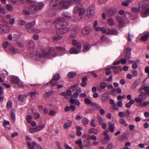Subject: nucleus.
Listing matches in <instances>:
<instances>
[{
    "label": "nucleus",
    "mask_w": 149,
    "mask_h": 149,
    "mask_svg": "<svg viewBox=\"0 0 149 149\" xmlns=\"http://www.w3.org/2000/svg\"><path fill=\"white\" fill-rule=\"evenodd\" d=\"M56 27L58 30L57 32L61 34L66 33L68 31V28L65 27L68 23L65 21L63 18L60 17L56 20Z\"/></svg>",
    "instance_id": "nucleus-1"
},
{
    "label": "nucleus",
    "mask_w": 149,
    "mask_h": 149,
    "mask_svg": "<svg viewBox=\"0 0 149 149\" xmlns=\"http://www.w3.org/2000/svg\"><path fill=\"white\" fill-rule=\"evenodd\" d=\"M80 0H62L56 6L60 9H66L69 7L71 4L79 3Z\"/></svg>",
    "instance_id": "nucleus-2"
},
{
    "label": "nucleus",
    "mask_w": 149,
    "mask_h": 149,
    "mask_svg": "<svg viewBox=\"0 0 149 149\" xmlns=\"http://www.w3.org/2000/svg\"><path fill=\"white\" fill-rule=\"evenodd\" d=\"M51 50V49L49 48L43 50L40 53H37L36 55L39 57L38 60L41 62H43L45 59L49 58L52 55Z\"/></svg>",
    "instance_id": "nucleus-3"
},
{
    "label": "nucleus",
    "mask_w": 149,
    "mask_h": 149,
    "mask_svg": "<svg viewBox=\"0 0 149 149\" xmlns=\"http://www.w3.org/2000/svg\"><path fill=\"white\" fill-rule=\"evenodd\" d=\"M44 6V4L42 3H40L38 5H33L30 7L28 10L24 9L23 11L24 15H29L31 13H35L39 10L42 9Z\"/></svg>",
    "instance_id": "nucleus-4"
},
{
    "label": "nucleus",
    "mask_w": 149,
    "mask_h": 149,
    "mask_svg": "<svg viewBox=\"0 0 149 149\" xmlns=\"http://www.w3.org/2000/svg\"><path fill=\"white\" fill-rule=\"evenodd\" d=\"M85 11V9L82 7L80 4H79L78 5L75 6L73 10V13L74 14L77 13L79 12V16H81L84 15Z\"/></svg>",
    "instance_id": "nucleus-5"
},
{
    "label": "nucleus",
    "mask_w": 149,
    "mask_h": 149,
    "mask_svg": "<svg viewBox=\"0 0 149 149\" xmlns=\"http://www.w3.org/2000/svg\"><path fill=\"white\" fill-rule=\"evenodd\" d=\"M78 85L77 84H76L71 86V89L73 90H76L77 92H75L72 95V97L74 98H76L79 96L78 93L80 92L81 89L80 88L78 87Z\"/></svg>",
    "instance_id": "nucleus-6"
},
{
    "label": "nucleus",
    "mask_w": 149,
    "mask_h": 149,
    "mask_svg": "<svg viewBox=\"0 0 149 149\" xmlns=\"http://www.w3.org/2000/svg\"><path fill=\"white\" fill-rule=\"evenodd\" d=\"M95 13V7L93 5H91L88 8L87 14L88 17H92Z\"/></svg>",
    "instance_id": "nucleus-7"
},
{
    "label": "nucleus",
    "mask_w": 149,
    "mask_h": 149,
    "mask_svg": "<svg viewBox=\"0 0 149 149\" xmlns=\"http://www.w3.org/2000/svg\"><path fill=\"white\" fill-rule=\"evenodd\" d=\"M146 98V95L143 93H142L138 96V97L134 99V100L137 103L140 104L145 100Z\"/></svg>",
    "instance_id": "nucleus-8"
},
{
    "label": "nucleus",
    "mask_w": 149,
    "mask_h": 149,
    "mask_svg": "<svg viewBox=\"0 0 149 149\" xmlns=\"http://www.w3.org/2000/svg\"><path fill=\"white\" fill-rule=\"evenodd\" d=\"M36 23L35 21H33L31 22L27 23L25 25V27L27 30L30 33H31V31L32 29L33 28L31 27L35 25Z\"/></svg>",
    "instance_id": "nucleus-9"
},
{
    "label": "nucleus",
    "mask_w": 149,
    "mask_h": 149,
    "mask_svg": "<svg viewBox=\"0 0 149 149\" xmlns=\"http://www.w3.org/2000/svg\"><path fill=\"white\" fill-rule=\"evenodd\" d=\"M105 32L104 33L107 34H114L116 35L117 34V32L116 30L115 29H108V30H105Z\"/></svg>",
    "instance_id": "nucleus-10"
},
{
    "label": "nucleus",
    "mask_w": 149,
    "mask_h": 149,
    "mask_svg": "<svg viewBox=\"0 0 149 149\" xmlns=\"http://www.w3.org/2000/svg\"><path fill=\"white\" fill-rule=\"evenodd\" d=\"M139 8L140 11H142L147 8L146 5L143 1H141L139 4Z\"/></svg>",
    "instance_id": "nucleus-11"
},
{
    "label": "nucleus",
    "mask_w": 149,
    "mask_h": 149,
    "mask_svg": "<svg viewBox=\"0 0 149 149\" xmlns=\"http://www.w3.org/2000/svg\"><path fill=\"white\" fill-rule=\"evenodd\" d=\"M107 24L108 26H112L115 24V22L113 19L111 17L108 18L107 20Z\"/></svg>",
    "instance_id": "nucleus-12"
},
{
    "label": "nucleus",
    "mask_w": 149,
    "mask_h": 149,
    "mask_svg": "<svg viewBox=\"0 0 149 149\" xmlns=\"http://www.w3.org/2000/svg\"><path fill=\"white\" fill-rule=\"evenodd\" d=\"M90 26H86L82 30V33L84 35H88L90 31Z\"/></svg>",
    "instance_id": "nucleus-13"
},
{
    "label": "nucleus",
    "mask_w": 149,
    "mask_h": 149,
    "mask_svg": "<svg viewBox=\"0 0 149 149\" xmlns=\"http://www.w3.org/2000/svg\"><path fill=\"white\" fill-rule=\"evenodd\" d=\"M72 45L74 46H76L77 48L79 49H81V43L75 40H73L72 41Z\"/></svg>",
    "instance_id": "nucleus-14"
},
{
    "label": "nucleus",
    "mask_w": 149,
    "mask_h": 149,
    "mask_svg": "<svg viewBox=\"0 0 149 149\" xmlns=\"http://www.w3.org/2000/svg\"><path fill=\"white\" fill-rule=\"evenodd\" d=\"M143 11L141 13V15L143 17H147L149 15V8H146L143 10Z\"/></svg>",
    "instance_id": "nucleus-15"
},
{
    "label": "nucleus",
    "mask_w": 149,
    "mask_h": 149,
    "mask_svg": "<svg viewBox=\"0 0 149 149\" xmlns=\"http://www.w3.org/2000/svg\"><path fill=\"white\" fill-rule=\"evenodd\" d=\"M10 52L13 54H15L18 52L19 51L17 48H15L13 47L12 45L9 47L8 49Z\"/></svg>",
    "instance_id": "nucleus-16"
},
{
    "label": "nucleus",
    "mask_w": 149,
    "mask_h": 149,
    "mask_svg": "<svg viewBox=\"0 0 149 149\" xmlns=\"http://www.w3.org/2000/svg\"><path fill=\"white\" fill-rule=\"evenodd\" d=\"M81 50H77L74 48H72L70 49L69 51V53L70 54H77L81 52Z\"/></svg>",
    "instance_id": "nucleus-17"
},
{
    "label": "nucleus",
    "mask_w": 149,
    "mask_h": 149,
    "mask_svg": "<svg viewBox=\"0 0 149 149\" xmlns=\"http://www.w3.org/2000/svg\"><path fill=\"white\" fill-rule=\"evenodd\" d=\"M109 98L108 95L107 93H105L103 94L102 96L101 99L103 102H106L108 101Z\"/></svg>",
    "instance_id": "nucleus-18"
},
{
    "label": "nucleus",
    "mask_w": 149,
    "mask_h": 149,
    "mask_svg": "<svg viewBox=\"0 0 149 149\" xmlns=\"http://www.w3.org/2000/svg\"><path fill=\"white\" fill-rule=\"evenodd\" d=\"M109 131L111 132H113L115 130V125L114 123L111 122L109 123Z\"/></svg>",
    "instance_id": "nucleus-19"
},
{
    "label": "nucleus",
    "mask_w": 149,
    "mask_h": 149,
    "mask_svg": "<svg viewBox=\"0 0 149 149\" xmlns=\"http://www.w3.org/2000/svg\"><path fill=\"white\" fill-rule=\"evenodd\" d=\"M137 62V61L136 60L128 61V63H134L132 66V68L134 69H135L138 66L136 64V63Z\"/></svg>",
    "instance_id": "nucleus-20"
},
{
    "label": "nucleus",
    "mask_w": 149,
    "mask_h": 149,
    "mask_svg": "<svg viewBox=\"0 0 149 149\" xmlns=\"http://www.w3.org/2000/svg\"><path fill=\"white\" fill-rule=\"evenodd\" d=\"M116 19L118 22L120 26H122L124 25V23L121 17L117 16L116 17Z\"/></svg>",
    "instance_id": "nucleus-21"
},
{
    "label": "nucleus",
    "mask_w": 149,
    "mask_h": 149,
    "mask_svg": "<svg viewBox=\"0 0 149 149\" xmlns=\"http://www.w3.org/2000/svg\"><path fill=\"white\" fill-rule=\"evenodd\" d=\"M34 46V44L32 40H29L27 43L26 46L29 48H33Z\"/></svg>",
    "instance_id": "nucleus-22"
},
{
    "label": "nucleus",
    "mask_w": 149,
    "mask_h": 149,
    "mask_svg": "<svg viewBox=\"0 0 149 149\" xmlns=\"http://www.w3.org/2000/svg\"><path fill=\"white\" fill-rule=\"evenodd\" d=\"M110 68H114V72L116 74H117L120 71L122 70L121 67L120 66H118L117 67L115 66L112 67H111Z\"/></svg>",
    "instance_id": "nucleus-23"
},
{
    "label": "nucleus",
    "mask_w": 149,
    "mask_h": 149,
    "mask_svg": "<svg viewBox=\"0 0 149 149\" xmlns=\"http://www.w3.org/2000/svg\"><path fill=\"white\" fill-rule=\"evenodd\" d=\"M48 12L50 16H52L56 14V10L55 8L50 9L48 11Z\"/></svg>",
    "instance_id": "nucleus-24"
},
{
    "label": "nucleus",
    "mask_w": 149,
    "mask_h": 149,
    "mask_svg": "<svg viewBox=\"0 0 149 149\" xmlns=\"http://www.w3.org/2000/svg\"><path fill=\"white\" fill-rule=\"evenodd\" d=\"M19 79L18 78L15 76H13L11 79V81L14 84H17L19 81Z\"/></svg>",
    "instance_id": "nucleus-25"
},
{
    "label": "nucleus",
    "mask_w": 149,
    "mask_h": 149,
    "mask_svg": "<svg viewBox=\"0 0 149 149\" xmlns=\"http://www.w3.org/2000/svg\"><path fill=\"white\" fill-rule=\"evenodd\" d=\"M0 32H3L4 33L8 32V31L7 30V27L5 26L0 24Z\"/></svg>",
    "instance_id": "nucleus-26"
},
{
    "label": "nucleus",
    "mask_w": 149,
    "mask_h": 149,
    "mask_svg": "<svg viewBox=\"0 0 149 149\" xmlns=\"http://www.w3.org/2000/svg\"><path fill=\"white\" fill-rule=\"evenodd\" d=\"M45 125L43 124H41L39 126H37L36 127V132H38L41 130L45 128Z\"/></svg>",
    "instance_id": "nucleus-27"
},
{
    "label": "nucleus",
    "mask_w": 149,
    "mask_h": 149,
    "mask_svg": "<svg viewBox=\"0 0 149 149\" xmlns=\"http://www.w3.org/2000/svg\"><path fill=\"white\" fill-rule=\"evenodd\" d=\"M89 133L97 134L98 133V130L96 129L93 128H91L88 130Z\"/></svg>",
    "instance_id": "nucleus-28"
},
{
    "label": "nucleus",
    "mask_w": 149,
    "mask_h": 149,
    "mask_svg": "<svg viewBox=\"0 0 149 149\" xmlns=\"http://www.w3.org/2000/svg\"><path fill=\"white\" fill-rule=\"evenodd\" d=\"M59 0H52L51 2L50 3V5L51 7H54L57 5L58 2Z\"/></svg>",
    "instance_id": "nucleus-29"
},
{
    "label": "nucleus",
    "mask_w": 149,
    "mask_h": 149,
    "mask_svg": "<svg viewBox=\"0 0 149 149\" xmlns=\"http://www.w3.org/2000/svg\"><path fill=\"white\" fill-rule=\"evenodd\" d=\"M89 44L88 43H86L84 45L83 47V51L84 52H86L90 48Z\"/></svg>",
    "instance_id": "nucleus-30"
},
{
    "label": "nucleus",
    "mask_w": 149,
    "mask_h": 149,
    "mask_svg": "<svg viewBox=\"0 0 149 149\" xmlns=\"http://www.w3.org/2000/svg\"><path fill=\"white\" fill-rule=\"evenodd\" d=\"M11 45L9 44L8 42H5L3 44L2 46L4 48H7L8 49L9 48V47H10Z\"/></svg>",
    "instance_id": "nucleus-31"
},
{
    "label": "nucleus",
    "mask_w": 149,
    "mask_h": 149,
    "mask_svg": "<svg viewBox=\"0 0 149 149\" xmlns=\"http://www.w3.org/2000/svg\"><path fill=\"white\" fill-rule=\"evenodd\" d=\"M53 93V91H50L45 93L43 94V97L46 98H49Z\"/></svg>",
    "instance_id": "nucleus-32"
},
{
    "label": "nucleus",
    "mask_w": 149,
    "mask_h": 149,
    "mask_svg": "<svg viewBox=\"0 0 149 149\" xmlns=\"http://www.w3.org/2000/svg\"><path fill=\"white\" fill-rule=\"evenodd\" d=\"M149 37V32L147 33L143 36L141 38V39L142 40L145 41L147 40Z\"/></svg>",
    "instance_id": "nucleus-33"
},
{
    "label": "nucleus",
    "mask_w": 149,
    "mask_h": 149,
    "mask_svg": "<svg viewBox=\"0 0 149 149\" xmlns=\"http://www.w3.org/2000/svg\"><path fill=\"white\" fill-rule=\"evenodd\" d=\"M119 123L120 124H123L125 126H127V123L123 118H121L119 120Z\"/></svg>",
    "instance_id": "nucleus-34"
},
{
    "label": "nucleus",
    "mask_w": 149,
    "mask_h": 149,
    "mask_svg": "<svg viewBox=\"0 0 149 149\" xmlns=\"http://www.w3.org/2000/svg\"><path fill=\"white\" fill-rule=\"evenodd\" d=\"M77 33V32L76 30H72L70 36V38H75L76 36Z\"/></svg>",
    "instance_id": "nucleus-35"
},
{
    "label": "nucleus",
    "mask_w": 149,
    "mask_h": 149,
    "mask_svg": "<svg viewBox=\"0 0 149 149\" xmlns=\"http://www.w3.org/2000/svg\"><path fill=\"white\" fill-rule=\"evenodd\" d=\"M95 29L97 31H101L104 33L105 32V29L104 27L101 28L100 26H96L95 28Z\"/></svg>",
    "instance_id": "nucleus-36"
},
{
    "label": "nucleus",
    "mask_w": 149,
    "mask_h": 149,
    "mask_svg": "<svg viewBox=\"0 0 149 149\" xmlns=\"http://www.w3.org/2000/svg\"><path fill=\"white\" fill-rule=\"evenodd\" d=\"M56 48L57 50L62 51L64 53H65L66 52L65 49L64 47L60 46H58L56 47Z\"/></svg>",
    "instance_id": "nucleus-37"
},
{
    "label": "nucleus",
    "mask_w": 149,
    "mask_h": 149,
    "mask_svg": "<svg viewBox=\"0 0 149 149\" xmlns=\"http://www.w3.org/2000/svg\"><path fill=\"white\" fill-rule=\"evenodd\" d=\"M63 16L67 18H70L71 17V14L67 12H64L62 13Z\"/></svg>",
    "instance_id": "nucleus-38"
},
{
    "label": "nucleus",
    "mask_w": 149,
    "mask_h": 149,
    "mask_svg": "<svg viewBox=\"0 0 149 149\" xmlns=\"http://www.w3.org/2000/svg\"><path fill=\"white\" fill-rule=\"evenodd\" d=\"M116 9L115 8H112L110 9L109 10V15L112 16L113 14L116 12Z\"/></svg>",
    "instance_id": "nucleus-39"
},
{
    "label": "nucleus",
    "mask_w": 149,
    "mask_h": 149,
    "mask_svg": "<svg viewBox=\"0 0 149 149\" xmlns=\"http://www.w3.org/2000/svg\"><path fill=\"white\" fill-rule=\"evenodd\" d=\"M72 123V121H69L67 123H65L64 125V128L65 129H66L68 127H70Z\"/></svg>",
    "instance_id": "nucleus-40"
},
{
    "label": "nucleus",
    "mask_w": 149,
    "mask_h": 149,
    "mask_svg": "<svg viewBox=\"0 0 149 149\" xmlns=\"http://www.w3.org/2000/svg\"><path fill=\"white\" fill-rule=\"evenodd\" d=\"M6 8L7 10L10 11H12L13 9L12 6L9 4H7L6 5Z\"/></svg>",
    "instance_id": "nucleus-41"
},
{
    "label": "nucleus",
    "mask_w": 149,
    "mask_h": 149,
    "mask_svg": "<svg viewBox=\"0 0 149 149\" xmlns=\"http://www.w3.org/2000/svg\"><path fill=\"white\" fill-rule=\"evenodd\" d=\"M76 75V73L73 72H69L68 74V76L70 78H72L74 77Z\"/></svg>",
    "instance_id": "nucleus-42"
},
{
    "label": "nucleus",
    "mask_w": 149,
    "mask_h": 149,
    "mask_svg": "<svg viewBox=\"0 0 149 149\" xmlns=\"http://www.w3.org/2000/svg\"><path fill=\"white\" fill-rule=\"evenodd\" d=\"M62 38V37L59 35H57L54 37L53 39L54 41H57L60 40Z\"/></svg>",
    "instance_id": "nucleus-43"
},
{
    "label": "nucleus",
    "mask_w": 149,
    "mask_h": 149,
    "mask_svg": "<svg viewBox=\"0 0 149 149\" xmlns=\"http://www.w3.org/2000/svg\"><path fill=\"white\" fill-rule=\"evenodd\" d=\"M91 105L92 106L94 107L95 108H96L97 109H99L101 107V106H100L98 104L94 102H92L91 103Z\"/></svg>",
    "instance_id": "nucleus-44"
},
{
    "label": "nucleus",
    "mask_w": 149,
    "mask_h": 149,
    "mask_svg": "<svg viewBox=\"0 0 149 149\" xmlns=\"http://www.w3.org/2000/svg\"><path fill=\"white\" fill-rule=\"evenodd\" d=\"M12 102L10 100H9L7 102L6 104V107L8 110L10 109L12 107Z\"/></svg>",
    "instance_id": "nucleus-45"
},
{
    "label": "nucleus",
    "mask_w": 149,
    "mask_h": 149,
    "mask_svg": "<svg viewBox=\"0 0 149 149\" xmlns=\"http://www.w3.org/2000/svg\"><path fill=\"white\" fill-rule=\"evenodd\" d=\"M97 119L98 121V123L99 124H101L102 123L103 119L101 116H98L97 117Z\"/></svg>",
    "instance_id": "nucleus-46"
},
{
    "label": "nucleus",
    "mask_w": 149,
    "mask_h": 149,
    "mask_svg": "<svg viewBox=\"0 0 149 149\" xmlns=\"http://www.w3.org/2000/svg\"><path fill=\"white\" fill-rule=\"evenodd\" d=\"M32 119V116L30 115H28L26 116V120L27 121L30 123L31 122Z\"/></svg>",
    "instance_id": "nucleus-47"
},
{
    "label": "nucleus",
    "mask_w": 149,
    "mask_h": 149,
    "mask_svg": "<svg viewBox=\"0 0 149 149\" xmlns=\"http://www.w3.org/2000/svg\"><path fill=\"white\" fill-rule=\"evenodd\" d=\"M17 45L21 48H23L24 46V45L22 42L20 40H17L16 41Z\"/></svg>",
    "instance_id": "nucleus-48"
},
{
    "label": "nucleus",
    "mask_w": 149,
    "mask_h": 149,
    "mask_svg": "<svg viewBox=\"0 0 149 149\" xmlns=\"http://www.w3.org/2000/svg\"><path fill=\"white\" fill-rule=\"evenodd\" d=\"M131 72L132 74V75L133 77H135L137 75L138 72L137 71L135 70H132L131 71Z\"/></svg>",
    "instance_id": "nucleus-49"
},
{
    "label": "nucleus",
    "mask_w": 149,
    "mask_h": 149,
    "mask_svg": "<svg viewBox=\"0 0 149 149\" xmlns=\"http://www.w3.org/2000/svg\"><path fill=\"white\" fill-rule=\"evenodd\" d=\"M100 87L102 89H104L107 86L106 83L104 82H102L100 84Z\"/></svg>",
    "instance_id": "nucleus-50"
},
{
    "label": "nucleus",
    "mask_w": 149,
    "mask_h": 149,
    "mask_svg": "<svg viewBox=\"0 0 149 149\" xmlns=\"http://www.w3.org/2000/svg\"><path fill=\"white\" fill-rule=\"evenodd\" d=\"M82 122L84 125L87 124L88 122V120L86 118H84L82 120Z\"/></svg>",
    "instance_id": "nucleus-51"
},
{
    "label": "nucleus",
    "mask_w": 149,
    "mask_h": 149,
    "mask_svg": "<svg viewBox=\"0 0 149 149\" xmlns=\"http://www.w3.org/2000/svg\"><path fill=\"white\" fill-rule=\"evenodd\" d=\"M149 103V101L144 102H143L140 103L139 106L141 107H144Z\"/></svg>",
    "instance_id": "nucleus-52"
},
{
    "label": "nucleus",
    "mask_w": 149,
    "mask_h": 149,
    "mask_svg": "<svg viewBox=\"0 0 149 149\" xmlns=\"http://www.w3.org/2000/svg\"><path fill=\"white\" fill-rule=\"evenodd\" d=\"M53 79L54 81L58 80L60 79V75L59 74H56L53 77Z\"/></svg>",
    "instance_id": "nucleus-53"
},
{
    "label": "nucleus",
    "mask_w": 149,
    "mask_h": 149,
    "mask_svg": "<svg viewBox=\"0 0 149 149\" xmlns=\"http://www.w3.org/2000/svg\"><path fill=\"white\" fill-rule=\"evenodd\" d=\"M18 99L19 100L22 101L23 102H24L25 98L23 95H20L18 96Z\"/></svg>",
    "instance_id": "nucleus-54"
},
{
    "label": "nucleus",
    "mask_w": 149,
    "mask_h": 149,
    "mask_svg": "<svg viewBox=\"0 0 149 149\" xmlns=\"http://www.w3.org/2000/svg\"><path fill=\"white\" fill-rule=\"evenodd\" d=\"M131 1V0H129L128 1H127L123 2L122 3V4L124 6H127L129 5V3H130Z\"/></svg>",
    "instance_id": "nucleus-55"
},
{
    "label": "nucleus",
    "mask_w": 149,
    "mask_h": 149,
    "mask_svg": "<svg viewBox=\"0 0 149 149\" xmlns=\"http://www.w3.org/2000/svg\"><path fill=\"white\" fill-rule=\"evenodd\" d=\"M37 93L36 92H31L29 93V94L31 97L32 98H34L36 94Z\"/></svg>",
    "instance_id": "nucleus-56"
},
{
    "label": "nucleus",
    "mask_w": 149,
    "mask_h": 149,
    "mask_svg": "<svg viewBox=\"0 0 149 149\" xmlns=\"http://www.w3.org/2000/svg\"><path fill=\"white\" fill-rule=\"evenodd\" d=\"M132 11L134 13H138L140 11L139 8H137L135 7H134L132 8Z\"/></svg>",
    "instance_id": "nucleus-57"
},
{
    "label": "nucleus",
    "mask_w": 149,
    "mask_h": 149,
    "mask_svg": "<svg viewBox=\"0 0 149 149\" xmlns=\"http://www.w3.org/2000/svg\"><path fill=\"white\" fill-rule=\"evenodd\" d=\"M131 56V54L130 53H125V58L128 60V61L129 60L128 59L129 58H130Z\"/></svg>",
    "instance_id": "nucleus-58"
},
{
    "label": "nucleus",
    "mask_w": 149,
    "mask_h": 149,
    "mask_svg": "<svg viewBox=\"0 0 149 149\" xmlns=\"http://www.w3.org/2000/svg\"><path fill=\"white\" fill-rule=\"evenodd\" d=\"M50 83L53 86H55L57 84V82L55 81L54 79L53 80L52 79L50 81Z\"/></svg>",
    "instance_id": "nucleus-59"
},
{
    "label": "nucleus",
    "mask_w": 149,
    "mask_h": 149,
    "mask_svg": "<svg viewBox=\"0 0 149 149\" xmlns=\"http://www.w3.org/2000/svg\"><path fill=\"white\" fill-rule=\"evenodd\" d=\"M130 114V113L128 110H126L124 113V114L125 117L126 118H128L129 116V115Z\"/></svg>",
    "instance_id": "nucleus-60"
},
{
    "label": "nucleus",
    "mask_w": 149,
    "mask_h": 149,
    "mask_svg": "<svg viewBox=\"0 0 149 149\" xmlns=\"http://www.w3.org/2000/svg\"><path fill=\"white\" fill-rule=\"evenodd\" d=\"M18 86L20 87H22L24 86V85L23 82L19 80V81L18 82L17 84Z\"/></svg>",
    "instance_id": "nucleus-61"
},
{
    "label": "nucleus",
    "mask_w": 149,
    "mask_h": 149,
    "mask_svg": "<svg viewBox=\"0 0 149 149\" xmlns=\"http://www.w3.org/2000/svg\"><path fill=\"white\" fill-rule=\"evenodd\" d=\"M27 143L29 149H35L34 146L32 145L29 142H27Z\"/></svg>",
    "instance_id": "nucleus-62"
},
{
    "label": "nucleus",
    "mask_w": 149,
    "mask_h": 149,
    "mask_svg": "<svg viewBox=\"0 0 149 149\" xmlns=\"http://www.w3.org/2000/svg\"><path fill=\"white\" fill-rule=\"evenodd\" d=\"M33 115L35 119L38 118L40 116V115L38 113H37L36 112L33 113Z\"/></svg>",
    "instance_id": "nucleus-63"
},
{
    "label": "nucleus",
    "mask_w": 149,
    "mask_h": 149,
    "mask_svg": "<svg viewBox=\"0 0 149 149\" xmlns=\"http://www.w3.org/2000/svg\"><path fill=\"white\" fill-rule=\"evenodd\" d=\"M113 146L112 143H110L108 144L106 149H113Z\"/></svg>",
    "instance_id": "nucleus-64"
}]
</instances>
